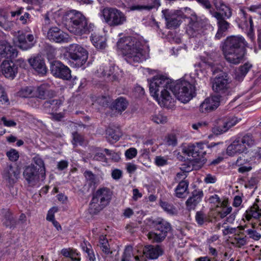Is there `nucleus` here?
I'll list each match as a JSON object with an SVG mask.
<instances>
[{"instance_id":"nucleus-20","label":"nucleus","mask_w":261,"mask_h":261,"mask_svg":"<svg viewBox=\"0 0 261 261\" xmlns=\"http://www.w3.org/2000/svg\"><path fill=\"white\" fill-rule=\"evenodd\" d=\"M18 52L15 47L7 42H0V59L9 58L13 59L17 56Z\"/></svg>"},{"instance_id":"nucleus-54","label":"nucleus","mask_w":261,"mask_h":261,"mask_svg":"<svg viewBox=\"0 0 261 261\" xmlns=\"http://www.w3.org/2000/svg\"><path fill=\"white\" fill-rule=\"evenodd\" d=\"M246 232L249 237L255 241H258L261 238V234L255 230L249 229Z\"/></svg>"},{"instance_id":"nucleus-4","label":"nucleus","mask_w":261,"mask_h":261,"mask_svg":"<svg viewBox=\"0 0 261 261\" xmlns=\"http://www.w3.org/2000/svg\"><path fill=\"white\" fill-rule=\"evenodd\" d=\"M65 18L68 30L75 35H82L93 30L94 25L88 24L87 18L79 11L70 10L66 13Z\"/></svg>"},{"instance_id":"nucleus-2","label":"nucleus","mask_w":261,"mask_h":261,"mask_svg":"<svg viewBox=\"0 0 261 261\" xmlns=\"http://www.w3.org/2000/svg\"><path fill=\"white\" fill-rule=\"evenodd\" d=\"M247 42L242 36L227 37L221 48L225 60L230 64L237 65L245 60Z\"/></svg>"},{"instance_id":"nucleus-43","label":"nucleus","mask_w":261,"mask_h":261,"mask_svg":"<svg viewBox=\"0 0 261 261\" xmlns=\"http://www.w3.org/2000/svg\"><path fill=\"white\" fill-rule=\"evenodd\" d=\"M226 204L227 201H222L221 203L220 209L218 211V215L221 218L225 217L227 215L230 214L232 211V207L231 206L227 207Z\"/></svg>"},{"instance_id":"nucleus-33","label":"nucleus","mask_w":261,"mask_h":261,"mask_svg":"<svg viewBox=\"0 0 261 261\" xmlns=\"http://www.w3.org/2000/svg\"><path fill=\"white\" fill-rule=\"evenodd\" d=\"M214 5L216 9L220 11L218 12L222 18H229L232 15L231 10L229 7L225 5L223 2L220 0H215Z\"/></svg>"},{"instance_id":"nucleus-28","label":"nucleus","mask_w":261,"mask_h":261,"mask_svg":"<svg viewBox=\"0 0 261 261\" xmlns=\"http://www.w3.org/2000/svg\"><path fill=\"white\" fill-rule=\"evenodd\" d=\"M240 17L242 19V25L243 28H245L247 31L248 34L250 36L253 34V23L252 17L250 16H248L246 12L243 10H240Z\"/></svg>"},{"instance_id":"nucleus-29","label":"nucleus","mask_w":261,"mask_h":261,"mask_svg":"<svg viewBox=\"0 0 261 261\" xmlns=\"http://www.w3.org/2000/svg\"><path fill=\"white\" fill-rule=\"evenodd\" d=\"M203 195L202 191L195 190L192 193V195L187 199L186 203L189 211L194 210L196 206L201 201Z\"/></svg>"},{"instance_id":"nucleus-15","label":"nucleus","mask_w":261,"mask_h":261,"mask_svg":"<svg viewBox=\"0 0 261 261\" xmlns=\"http://www.w3.org/2000/svg\"><path fill=\"white\" fill-rule=\"evenodd\" d=\"M210 12L211 15L217 20L218 28L215 37L218 39H220L225 36L224 33L229 29L230 23L225 20L224 18H222V16L218 12L212 11L210 10Z\"/></svg>"},{"instance_id":"nucleus-31","label":"nucleus","mask_w":261,"mask_h":261,"mask_svg":"<svg viewBox=\"0 0 261 261\" xmlns=\"http://www.w3.org/2000/svg\"><path fill=\"white\" fill-rule=\"evenodd\" d=\"M160 6V0H151L150 3L146 4H138L130 6L129 9L131 11H150L152 9L158 8Z\"/></svg>"},{"instance_id":"nucleus-46","label":"nucleus","mask_w":261,"mask_h":261,"mask_svg":"<svg viewBox=\"0 0 261 261\" xmlns=\"http://www.w3.org/2000/svg\"><path fill=\"white\" fill-rule=\"evenodd\" d=\"M239 138L246 147L247 146H251L255 143L254 137L251 134H246L242 137H239Z\"/></svg>"},{"instance_id":"nucleus-55","label":"nucleus","mask_w":261,"mask_h":261,"mask_svg":"<svg viewBox=\"0 0 261 261\" xmlns=\"http://www.w3.org/2000/svg\"><path fill=\"white\" fill-rule=\"evenodd\" d=\"M84 174L87 180L89 181L90 184H93L95 183V175L91 171H86Z\"/></svg>"},{"instance_id":"nucleus-47","label":"nucleus","mask_w":261,"mask_h":261,"mask_svg":"<svg viewBox=\"0 0 261 261\" xmlns=\"http://www.w3.org/2000/svg\"><path fill=\"white\" fill-rule=\"evenodd\" d=\"M61 253L67 258V261H80L81 259L80 257L75 256L76 254L74 252L68 249H63Z\"/></svg>"},{"instance_id":"nucleus-58","label":"nucleus","mask_w":261,"mask_h":261,"mask_svg":"<svg viewBox=\"0 0 261 261\" xmlns=\"http://www.w3.org/2000/svg\"><path fill=\"white\" fill-rule=\"evenodd\" d=\"M57 211H58V208H57V207H54L51 208V209H50L48 212V213H47V215L46 216V220L49 221H50L51 222L53 221H54V220H55V217H54V214L56 212H57Z\"/></svg>"},{"instance_id":"nucleus-30","label":"nucleus","mask_w":261,"mask_h":261,"mask_svg":"<svg viewBox=\"0 0 261 261\" xmlns=\"http://www.w3.org/2000/svg\"><path fill=\"white\" fill-rule=\"evenodd\" d=\"M143 253L150 259H156L163 253V249L158 245L155 246L149 245L145 247Z\"/></svg>"},{"instance_id":"nucleus-35","label":"nucleus","mask_w":261,"mask_h":261,"mask_svg":"<svg viewBox=\"0 0 261 261\" xmlns=\"http://www.w3.org/2000/svg\"><path fill=\"white\" fill-rule=\"evenodd\" d=\"M252 64L249 62H246L243 65L240 66L235 74V79L238 82L243 81L245 76L252 68Z\"/></svg>"},{"instance_id":"nucleus-37","label":"nucleus","mask_w":261,"mask_h":261,"mask_svg":"<svg viewBox=\"0 0 261 261\" xmlns=\"http://www.w3.org/2000/svg\"><path fill=\"white\" fill-rule=\"evenodd\" d=\"M106 134L108 141L112 143L118 141L122 135L119 129H114L111 127L107 129Z\"/></svg>"},{"instance_id":"nucleus-21","label":"nucleus","mask_w":261,"mask_h":261,"mask_svg":"<svg viewBox=\"0 0 261 261\" xmlns=\"http://www.w3.org/2000/svg\"><path fill=\"white\" fill-rule=\"evenodd\" d=\"M67 35L57 27H53L47 32V37L50 41L57 43L67 42Z\"/></svg>"},{"instance_id":"nucleus-56","label":"nucleus","mask_w":261,"mask_h":261,"mask_svg":"<svg viewBox=\"0 0 261 261\" xmlns=\"http://www.w3.org/2000/svg\"><path fill=\"white\" fill-rule=\"evenodd\" d=\"M166 143L169 146H175L177 143V138L175 135L171 134L166 138Z\"/></svg>"},{"instance_id":"nucleus-3","label":"nucleus","mask_w":261,"mask_h":261,"mask_svg":"<svg viewBox=\"0 0 261 261\" xmlns=\"http://www.w3.org/2000/svg\"><path fill=\"white\" fill-rule=\"evenodd\" d=\"M117 45L125 56L126 61L130 64L141 62L148 57L141 42L135 38H127L123 43L118 42Z\"/></svg>"},{"instance_id":"nucleus-32","label":"nucleus","mask_w":261,"mask_h":261,"mask_svg":"<svg viewBox=\"0 0 261 261\" xmlns=\"http://www.w3.org/2000/svg\"><path fill=\"white\" fill-rule=\"evenodd\" d=\"M64 99L62 98L51 99L46 101L43 105V108L48 112L58 111L63 105Z\"/></svg>"},{"instance_id":"nucleus-61","label":"nucleus","mask_w":261,"mask_h":261,"mask_svg":"<svg viewBox=\"0 0 261 261\" xmlns=\"http://www.w3.org/2000/svg\"><path fill=\"white\" fill-rule=\"evenodd\" d=\"M86 252L87 253V261H96L94 251L91 249H87Z\"/></svg>"},{"instance_id":"nucleus-26","label":"nucleus","mask_w":261,"mask_h":261,"mask_svg":"<svg viewBox=\"0 0 261 261\" xmlns=\"http://www.w3.org/2000/svg\"><path fill=\"white\" fill-rule=\"evenodd\" d=\"M98 245L102 252V256L108 261H110L113 256V251L111 249L108 241L106 239L105 236H101L99 237V244Z\"/></svg>"},{"instance_id":"nucleus-62","label":"nucleus","mask_w":261,"mask_h":261,"mask_svg":"<svg viewBox=\"0 0 261 261\" xmlns=\"http://www.w3.org/2000/svg\"><path fill=\"white\" fill-rule=\"evenodd\" d=\"M97 102L101 106H105L109 102V98L105 96L98 97L96 99Z\"/></svg>"},{"instance_id":"nucleus-1","label":"nucleus","mask_w":261,"mask_h":261,"mask_svg":"<svg viewBox=\"0 0 261 261\" xmlns=\"http://www.w3.org/2000/svg\"><path fill=\"white\" fill-rule=\"evenodd\" d=\"M172 87L173 82L170 79L164 75H158L151 81L149 90L161 106L171 108L174 105L175 102L170 93Z\"/></svg>"},{"instance_id":"nucleus-57","label":"nucleus","mask_w":261,"mask_h":261,"mask_svg":"<svg viewBox=\"0 0 261 261\" xmlns=\"http://www.w3.org/2000/svg\"><path fill=\"white\" fill-rule=\"evenodd\" d=\"M137 154V150L135 148L132 147L126 150L125 152V155L128 159H132Z\"/></svg>"},{"instance_id":"nucleus-64","label":"nucleus","mask_w":261,"mask_h":261,"mask_svg":"<svg viewBox=\"0 0 261 261\" xmlns=\"http://www.w3.org/2000/svg\"><path fill=\"white\" fill-rule=\"evenodd\" d=\"M82 141V137L77 133H73V144L74 145L80 143Z\"/></svg>"},{"instance_id":"nucleus-16","label":"nucleus","mask_w":261,"mask_h":261,"mask_svg":"<svg viewBox=\"0 0 261 261\" xmlns=\"http://www.w3.org/2000/svg\"><path fill=\"white\" fill-rule=\"evenodd\" d=\"M16 39L17 45L23 50L31 48L35 43L34 36L30 34H26L18 32Z\"/></svg>"},{"instance_id":"nucleus-22","label":"nucleus","mask_w":261,"mask_h":261,"mask_svg":"<svg viewBox=\"0 0 261 261\" xmlns=\"http://www.w3.org/2000/svg\"><path fill=\"white\" fill-rule=\"evenodd\" d=\"M199 147L198 146V143L196 144H183L181 146V153L188 157H192L194 160H199V158L198 152L199 149H202V148Z\"/></svg>"},{"instance_id":"nucleus-36","label":"nucleus","mask_w":261,"mask_h":261,"mask_svg":"<svg viewBox=\"0 0 261 261\" xmlns=\"http://www.w3.org/2000/svg\"><path fill=\"white\" fill-rule=\"evenodd\" d=\"M258 219L261 221V209H259L257 204H254L246 212V218L249 220L251 218Z\"/></svg>"},{"instance_id":"nucleus-8","label":"nucleus","mask_w":261,"mask_h":261,"mask_svg":"<svg viewBox=\"0 0 261 261\" xmlns=\"http://www.w3.org/2000/svg\"><path fill=\"white\" fill-rule=\"evenodd\" d=\"M103 21L110 27L123 24L126 20L125 14L115 8L105 7L100 11Z\"/></svg>"},{"instance_id":"nucleus-41","label":"nucleus","mask_w":261,"mask_h":261,"mask_svg":"<svg viewBox=\"0 0 261 261\" xmlns=\"http://www.w3.org/2000/svg\"><path fill=\"white\" fill-rule=\"evenodd\" d=\"M34 93L35 87L27 86L21 88L18 92V95L23 98L34 97Z\"/></svg>"},{"instance_id":"nucleus-11","label":"nucleus","mask_w":261,"mask_h":261,"mask_svg":"<svg viewBox=\"0 0 261 261\" xmlns=\"http://www.w3.org/2000/svg\"><path fill=\"white\" fill-rule=\"evenodd\" d=\"M68 56L80 65L86 63L88 57V51L84 47L77 44H72L68 47Z\"/></svg>"},{"instance_id":"nucleus-34","label":"nucleus","mask_w":261,"mask_h":261,"mask_svg":"<svg viewBox=\"0 0 261 261\" xmlns=\"http://www.w3.org/2000/svg\"><path fill=\"white\" fill-rule=\"evenodd\" d=\"M155 230L167 235V233L171 230L170 224L162 219H158L154 222Z\"/></svg>"},{"instance_id":"nucleus-50","label":"nucleus","mask_w":261,"mask_h":261,"mask_svg":"<svg viewBox=\"0 0 261 261\" xmlns=\"http://www.w3.org/2000/svg\"><path fill=\"white\" fill-rule=\"evenodd\" d=\"M198 146L200 147V148H202V149H199L198 151V154H199V160H202V161H204L203 159H202L204 157V156L206 154L207 151L208 150H209V146L206 144H204L202 143H198Z\"/></svg>"},{"instance_id":"nucleus-45","label":"nucleus","mask_w":261,"mask_h":261,"mask_svg":"<svg viewBox=\"0 0 261 261\" xmlns=\"http://www.w3.org/2000/svg\"><path fill=\"white\" fill-rule=\"evenodd\" d=\"M160 205L165 212L170 215H174L177 213V209L173 205L166 201H161Z\"/></svg>"},{"instance_id":"nucleus-51","label":"nucleus","mask_w":261,"mask_h":261,"mask_svg":"<svg viewBox=\"0 0 261 261\" xmlns=\"http://www.w3.org/2000/svg\"><path fill=\"white\" fill-rule=\"evenodd\" d=\"M151 120L157 124H163L167 122V118L163 114L158 113L153 115Z\"/></svg>"},{"instance_id":"nucleus-25","label":"nucleus","mask_w":261,"mask_h":261,"mask_svg":"<svg viewBox=\"0 0 261 261\" xmlns=\"http://www.w3.org/2000/svg\"><path fill=\"white\" fill-rule=\"evenodd\" d=\"M28 61L33 68L39 74L44 75L47 72V68L44 61L41 57L37 56L31 58Z\"/></svg>"},{"instance_id":"nucleus-53","label":"nucleus","mask_w":261,"mask_h":261,"mask_svg":"<svg viewBox=\"0 0 261 261\" xmlns=\"http://www.w3.org/2000/svg\"><path fill=\"white\" fill-rule=\"evenodd\" d=\"M195 219L199 225H202L206 220V215L202 211L197 212L196 214Z\"/></svg>"},{"instance_id":"nucleus-9","label":"nucleus","mask_w":261,"mask_h":261,"mask_svg":"<svg viewBox=\"0 0 261 261\" xmlns=\"http://www.w3.org/2000/svg\"><path fill=\"white\" fill-rule=\"evenodd\" d=\"M189 27L187 30L188 34L192 36H197L202 34L204 35L206 31L210 28L207 19L198 17L196 14H192L189 18Z\"/></svg>"},{"instance_id":"nucleus-49","label":"nucleus","mask_w":261,"mask_h":261,"mask_svg":"<svg viewBox=\"0 0 261 261\" xmlns=\"http://www.w3.org/2000/svg\"><path fill=\"white\" fill-rule=\"evenodd\" d=\"M243 158V156H240L236 161L237 165L240 167L238 171L242 173L248 172L252 169L251 166H244V162L242 161Z\"/></svg>"},{"instance_id":"nucleus-24","label":"nucleus","mask_w":261,"mask_h":261,"mask_svg":"<svg viewBox=\"0 0 261 261\" xmlns=\"http://www.w3.org/2000/svg\"><path fill=\"white\" fill-rule=\"evenodd\" d=\"M246 150L247 147L241 141L240 139L238 137L227 147V153L229 155L232 156L236 153H243Z\"/></svg>"},{"instance_id":"nucleus-40","label":"nucleus","mask_w":261,"mask_h":261,"mask_svg":"<svg viewBox=\"0 0 261 261\" xmlns=\"http://www.w3.org/2000/svg\"><path fill=\"white\" fill-rule=\"evenodd\" d=\"M147 237L152 242L159 243L163 241L165 239L166 234L155 230V231L148 232Z\"/></svg>"},{"instance_id":"nucleus-59","label":"nucleus","mask_w":261,"mask_h":261,"mask_svg":"<svg viewBox=\"0 0 261 261\" xmlns=\"http://www.w3.org/2000/svg\"><path fill=\"white\" fill-rule=\"evenodd\" d=\"M155 163L158 166H163L167 164V160L164 157L157 156L155 158Z\"/></svg>"},{"instance_id":"nucleus-6","label":"nucleus","mask_w":261,"mask_h":261,"mask_svg":"<svg viewBox=\"0 0 261 261\" xmlns=\"http://www.w3.org/2000/svg\"><path fill=\"white\" fill-rule=\"evenodd\" d=\"M195 87L186 81L173 82L171 92L182 103L189 102L195 96Z\"/></svg>"},{"instance_id":"nucleus-5","label":"nucleus","mask_w":261,"mask_h":261,"mask_svg":"<svg viewBox=\"0 0 261 261\" xmlns=\"http://www.w3.org/2000/svg\"><path fill=\"white\" fill-rule=\"evenodd\" d=\"M34 164L25 167L23 175L28 182L34 186L41 178L43 180L45 177V168L42 159L38 155L33 159Z\"/></svg>"},{"instance_id":"nucleus-19","label":"nucleus","mask_w":261,"mask_h":261,"mask_svg":"<svg viewBox=\"0 0 261 261\" xmlns=\"http://www.w3.org/2000/svg\"><path fill=\"white\" fill-rule=\"evenodd\" d=\"M56 95L55 91L49 88L47 84H42L39 86L35 87L34 97L40 99L51 98Z\"/></svg>"},{"instance_id":"nucleus-23","label":"nucleus","mask_w":261,"mask_h":261,"mask_svg":"<svg viewBox=\"0 0 261 261\" xmlns=\"http://www.w3.org/2000/svg\"><path fill=\"white\" fill-rule=\"evenodd\" d=\"M119 68L118 67H115L112 65L107 64L102 65L99 67V71L103 73L105 71H109L107 73L108 81L113 82L118 80L119 79Z\"/></svg>"},{"instance_id":"nucleus-14","label":"nucleus","mask_w":261,"mask_h":261,"mask_svg":"<svg viewBox=\"0 0 261 261\" xmlns=\"http://www.w3.org/2000/svg\"><path fill=\"white\" fill-rule=\"evenodd\" d=\"M241 120V118H238L236 116H231L220 120L218 125L214 128V132L217 134L225 133L230 128L236 125Z\"/></svg>"},{"instance_id":"nucleus-7","label":"nucleus","mask_w":261,"mask_h":261,"mask_svg":"<svg viewBox=\"0 0 261 261\" xmlns=\"http://www.w3.org/2000/svg\"><path fill=\"white\" fill-rule=\"evenodd\" d=\"M112 196L110 190L106 187L98 189L93 194L90 203L91 213H96L109 203Z\"/></svg>"},{"instance_id":"nucleus-38","label":"nucleus","mask_w":261,"mask_h":261,"mask_svg":"<svg viewBox=\"0 0 261 261\" xmlns=\"http://www.w3.org/2000/svg\"><path fill=\"white\" fill-rule=\"evenodd\" d=\"M0 213L4 217L3 223L7 227L11 228L15 225L14 220L8 210L3 209L0 211Z\"/></svg>"},{"instance_id":"nucleus-39","label":"nucleus","mask_w":261,"mask_h":261,"mask_svg":"<svg viewBox=\"0 0 261 261\" xmlns=\"http://www.w3.org/2000/svg\"><path fill=\"white\" fill-rule=\"evenodd\" d=\"M189 183L187 181H180L175 189V195L178 198H182L187 191Z\"/></svg>"},{"instance_id":"nucleus-12","label":"nucleus","mask_w":261,"mask_h":261,"mask_svg":"<svg viewBox=\"0 0 261 261\" xmlns=\"http://www.w3.org/2000/svg\"><path fill=\"white\" fill-rule=\"evenodd\" d=\"M166 25L168 29H175L178 27L181 23L182 12L179 10H173L169 11L166 10L162 11Z\"/></svg>"},{"instance_id":"nucleus-18","label":"nucleus","mask_w":261,"mask_h":261,"mask_svg":"<svg viewBox=\"0 0 261 261\" xmlns=\"http://www.w3.org/2000/svg\"><path fill=\"white\" fill-rule=\"evenodd\" d=\"M220 104V98L218 96L208 97L200 105L199 110L202 113H208L216 109Z\"/></svg>"},{"instance_id":"nucleus-27","label":"nucleus","mask_w":261,"mask_h":261,"mask_svg":"<svg viewBox=\"0 0 261 261\" xmlns=\"http://www.w3.org/2000/svg\"><path fill=\"white\" fill-rule=\"evenodd\" d=\"M19 170L11 165L8 166L4 171L3 177L10 184L16 182L19 175Z\"/></svg>"},{"instance_id":"nucleus-10","label":"nucleus","mask_w":261,"mask_h":261,"mask_svg":"<svg viewBox=\"0 0 261 261\" xmlns=\"http://www.w3.org/2000/svg\"><path fill=\"white\" fill-rule=\"evenodd\" d=\"M213 90L220 94L228 95L230 94L231 89L228 75L222 73L216 76L212 81Z\"/></svg>"},{"instance_id":"nucleus-52","label":"nucleus","mask_w":261,"mask_h":261,"mask_svg":"<svg viewBox=\"0 0 261 261\" xmlns=\"http://www.w3.org/2000/svg\"><path fill=\"white\" fill-rule=\"evenodd\" d=\"M6 154L9 159L12 162L17 161L19 156L18 152L14 149H11L7 152Z\"/></svg>"},{"instance_id":"nucleus-13","label":"nucleus","mask_w":261,"mask_h":261,"mask_svg":"<svg viewBox=\"0 0 261 261\" xmlns=\"http://www.w3.org/2000/svg\"><path fill=\"white\" fill-rule=\"evenodd\" d=\"M50 71L52 74L57 77L66 80H69L71 78L70 69L61 62H53L50 66Z\"/></svg>"},{"instance_id":"nucleus-42","label":"nucleus","mask_w":261,"mask_h":261,"mask_svg":"<svg viewBox=\"0 0 261 261\" xmlns=\"http://www.w3.org/2000/svg\"><path fill=\"white\" fill-rule=\"evenodd\" d=\"M128 106V102L126 100L122 97L117 98L114 104V108L119 112L124 111Z\"/></svg>"},{"instance_id":"nucleus-60","label":"nucleus","mask_w":261,"mask_h":261,"mask_svg":"<svg viewBox=\"0 0 261 261\" xmlns=\"http://www.w3.org/2000/svg\"><path fill=\"white\" fill-rule=\"evenodd\" d=\"M187 176V172L184 171H181L177 173L175 180L177 182H180V181H186L185 179Z\"/></svg>"},{"instance_id":"nucleus-63","label":"nucleus","mask_w":261,"mask_h":261,"mask_svg":"<svg viewBox=\"0 0 261 261\" xmlns=\"http://www.w3.org/2000/svg\"><path fill=\"white\" fill-rule=\"evenodd\" d=\"M122 171L119 169H115L112 172V177L114 179H119L122 176Z\"/></svg>"},{"instance_id":"nucleus-17","label":"nucleus","mask_w":261,"mask_h":261,"mask_svg":"<svg viewBox=\"0 0 261 261\" xmlns=\"http://www.w3.org/2000/svg\"><path fill=\"white\" fill-rule=\"evenodd\" d=\"M18 68L13 62L5 60L3 62L0 66V71L7 78L13 79L17 73Z\"/></svg>"},{"instance_id":"nucleus-44","label":"nucleus","mask_w":261,"mask_h":261,"mask_svg":"<svg viewBox=\"0 0 261 261\" xmlns=\"http://www.w3.org/2000/svg\"><path fill=\"white\" fill-rule=\"evenodd\" d=\"M91 41L95 46L98 49H103L106 46L105 38L99 36L92 37Z\"/></svg>"},{"instance_id":"nucleus-48","label":"nucleus","mask_w":261,"mask_h":261,"mask_svg":"<svg viewBox=\"0 0 261 261\" xmlns=\"http://www.w3.org/2000/svg\"><path fill=\"white\" fill-rule=\"evenodd\" d=\"M122 258H125L126 260L133 261L134 258L136 261H139V258L138 256H134L133 254V248L127 246L125 248Z\"/></svg>"}]
</instances>
